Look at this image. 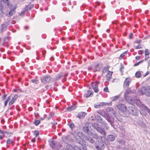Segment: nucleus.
Wrapping results in <instances>:
<instances>
[{
    "instance_id": "f704fd0d",
    "label": "nucleus",
    "mask_w": 150,
    "mask_h": 150,
    "mask_svg": "<svg viewBox=\"0 0 150 150\" xmlns=\"http://www.w3.org/2000/svg\"><path fill=\"white\" fill-rule=\"evenodd\" d=\"M127 53V51H125L123 52L122 53L120 56V58L121 59Z\"/></svg>"
},
{
    "instance_id": "37998d69",
    "label": "nucleus",
    "mask_w": 150,
    "mask_h": 150,
    "mask_svg": "<svg viewBox=\"0 0 150 150\" xmlns=\"http://www.w3.org/2000/svg\"><path fill=\"white\" fill-rule=\"evenodd\" d=\"M106 119L109 122H111V118L110 117H107L106 118Z\"/></svg>"
},
{
    "instance_id": "bb28decb",
    "label": "nucleus",
    "mask_w": 150,
    "mask_h": 150,
    "mask_svg": "<svg viewBox=\"0 0 150 150\" xmlns=\"http://www.w3.org/2000/svg\"><path fill=\"white\" fill-rule=\"evenodd\" d=\"M83 136V133L82 132H79L77 133V136L79 137V139H81Z\"/></svg>"
},
{
    "instance_id": "412c9836",
    "label": "nucleus",
    "mask_w": 150,
    "mask_h": 150,
    "mask_svg": "<svg viewBox=\"0 0 150 150\" xmlns=\"http://www.w3.org/2000/svg\"><path fill=\"white\" fill-rule=\"evenodd\" d=\"M127 88L125 90L124 93V96H126V95H128L129 93H131V91L130 89V88Z\"/></svg>"
},
{
    "instance_id": "72a5a7b5",
    "label": "nucleus",
    "mask_w": 150,
    "mask_h": 150,
    "mask_svg": "<svg viewBox=\"0 0 150 150\" xmlns=\"http://www.w3.org/2000/svg\"><path fill=\"white\" fill-rule=\"evenodd\" d=\"M134 48L135 49H140L142 48V47L141 45H140V44H139L137 46H134Z\"/></svg>"
},
{
    "instance_id": "c03bdc74",
    "label": "nucleus",
    "mask_w": 150,
    "mask_h": 150,
    "mask_svg": "<svg viewBox=\"0 0 150 150\" xmlns=\"http://www.w3.org/2000/svg\"><path fill=\"white\" fill-rule=\"evenodd\" d=\"M13 11H12V10H11L9 12V14L10 16H11L12 15V14H13L12 12H13Z\"/></svg>"
},
{
    "instance_id": "0eeeda50",
    "label": "nucleus",
    "mask_w": 150,
    "mask_h": 150,
    "mask_svg": "<svg viewBox=\"0 0 150 150\" xmlns=\"http://www.w3.org/2000/svg\"><path fill=\"white\" fill-rule=\"evenodd\" d=\"M117 108L119 110L121 111L122 112H125L127 110V108L124 104H120L117 106Z\"/></svg>"
},
{
    "instance_id": "603ef678",
    "label": "nucleus",
    "mask_w": 150,
    "mask_h": 150,
    "mask_svg": "<svg viewBox=\"0 0 150 150\" xmlns=\"http://www.w3.org/2000/svg\"><path fill=\"white\" fill-rule=\"evenodd\" d=\"M31 141L33 142H35V138H33V139H32L31 140Z\"/></svg>"
},
{
    "instance_id": "a211bd4d",
    "label": "nucleus",
    "mask_w": 150,
    "mask_h": 150,
    "mask_svg": "<svg viewBox=\"0 0 150 150\" xmlns=\"http://www.w3.org/2000/svg\"><path fill=\"white\" fill-rule=\"evenodd\" d=\"M106 110L110 114H114L115 113V110L113 108L111 107L108 108Z\"/></svg>"
},
{
    "instance_id": "a878e982",
    "label": "nucleus",
    "mask_w": 150,
    "mask_h": 150,
    "mask_svg": "<svg viewBox=\"0 0 150 150\" xmlns=\"http://www.w3.org/2000/svg\"><path fill=\"white\" fill-rule=\"evenodd\" d=\"M135 75L137 78H140L141 76V72L140 71H138L136 72L135 74Z\"/></svg>"
},
{
    "instance_id": "6ab92c4d",
    "label": "nucleus",
    "mask_w": 150,
    "mask_h": 150,
    "mask_svg": "<svg viewBox=\"0 0 150 150\" xmlns=\"http://www.w3.org/2000/svg\"><path fill=\"white\" fill-rule=\"evenodd\" d=\"M5 133L7 134V135L6 137H9L10 136H11V135L12 134V133H8V132H6V131H2V130H1L0 129V134H4Z\"/></svg>"
},
{
    "instance_id": "f03ea898",
    "label": "nucleus",
    "mask_w": 150,
    "mask_h": 150,
    "mask_svg": "<svg viewBox=\"0 0 150 150\" xmlns=\"http://www.w3.org/2000/svg\"><path fill=\"white\" fill-rule=\"evenodd\" d=\"M139 93L141 95H143L145 94L147 96H150V91H149V88L147 89L144 87H142L141 90L139 91Z\"/></svg>"
},
{
    "instance_id": "f257e3e1",
    "label": "nucleus",
    "mask_w": 150,
    "mask_h": 150,
    "mask_svg": "<svg viewBox=\"0 0 150 150\" xmlns=\"http://www.w3.org/2000/svg\"><path fill=\"white\" fill-rule=\"evenodd\" d=\"M18 96L16 94H14L11 98V96H9L7 98L4 103V106L6 107L7 106V103L9 102L8 105L11 106L13 104L16 100L18 98Z\"/></svg>"
},
{
    "instance_id": "7c9ffc66",
    "label": "nucleus",
    "mask_w": 150,
    "mask_h": 150,
    "mask_svg": "<svg viewBox=\"0 0 150 150\" xmlns=\"http://www.w3.org/2000/svg\"><path fill=\"white\" fill-rule=\"evenodd\" d=\"M34 135L35 136V137H36L39 135V132L38 130L35 131L34 133Z\"/></svg>"
},
{
    "instance_id": "473e14b6",
    "label": "nucleus",
    "mask_w": 150,
    "mask_h": 150,
    "mask_svg": "<svg viewBox=\"0 0 150 150\" xmlns=\"http://www.w3.org/2000/svg\"><path fill=\"white\" fill-rule=\"evenodd\" d=\"M144 60H141L139 62H137L134 65V66H138L140 63H142L143 62Z\"/></svg>"
},
{
    "instance_id": "bf43d9fd",
    "label": "nucleus",
    "mask_w": 150,
    "mask_h": 150,
    "mask_svg": "<svg viewBox=\"0 0 150 150\" xmlns=\"http://www.w3.org/2000/svg\"><path fill=\"white\" fill-rule=\"evenodd\" d=\"M99 106L98 105H96L95 106V107L96 108H98V107Z\"/></svg>"
},
{
    "instance_id": "c9c22d12",
    "label": "nucleus",
    "mask_w": 150,
    "mask_h": 150,
    "mask_svg": "<svg viewBox=\"0 0 150 150\" xmlns=\"http://www.w3.org/2000/svg\"><path fill=\"white\" fill-rule=\"evenodd\" d=\"M119 98V96H116L114 97L112 99V100H117Z\"/></svg>"
},
{
    "instance_id": "3c124183",
    "label": "nucleus",
    "mask_w": 150,
    "mask_h": 150,
    "mask_svg": "<svg viewBox=\"0 0 150 150\" xmlns=\"http://www.w3.org/2000/svg\"><path fill=\"white\" fill-rule=\"evenodd\" d=\"M146 110H147L149 113H150V110L149 108H148L146 109Z\"/></svg>"
},
{
    "instance_id": "0e129e2a",
    "label": "nucleus",
    "mask_w": 150,
    "mask_h": 150,
    "mask_svg": "<svg viewBox=\"0 0 150 150\" xmlns=\"http://www.w3.org/2000/svg\"><path fill=\"white\" fill-rule=\"evenodd\" d=\"M5 42H3V45L4 43Z\"/></svg>"
},
{
    "instance_id": "774afa93",
    "label": "nucleus",
    "mask_w": 150,
    "mask_h": 150,
    "mask_svg": "<svg viewBox=\"0 0 150 150\" xmlns=\"http://www.w3.org/2000/svg\"><path fill=\"white\" fill-rule=\"evenodd\" d=\"M1 103H0V106H1Z\"/></svg>"
},
{
    "instance_id": "ea45409f",
    "label": "nucleus",
    "mask_w": 150,
    "mask_h": 150,
    "mask_svg": "<svg viewBox=\"0 0 150 150\" xmlns=\"http://www.w3.org/2000/svg\"><path fill=\"white\" fill-rule=\"evenodd\" d=\"M69 126L72 129L74 127V124H71L69 125Z\"/></svg>"
},
{
    "instance_id": "052dcab7",
    "label": "nucleus",
    "mask_w": 150,
    "mask_h": 150,
    "mask_svg": "<svg viewBox=\"0 0 150 150\" xmlns=\"http://www.w3.org/2000/svg\"><path fill=\"white\" fill-rule=\"evenodd\" d=\"M99 66V64H97L96 65V66L97 67H98Z\"/></svg>"
},
{
    "instance_id": "4be33fe9",
    "label": "nucleus",
    "mask_w": 150,
    "mask_h": 150,
    "mask_svg": "<svg viewBox=\"0 0 150 150\" xmlns=\"http://www.w3.org/2000/svg\"><path fill=\"white\" fill-rule=\"evenodd\" d=\"M66 147L68 150H75V146L73 147L71 145L67 144Z\"/></svg>"
},
{
    "instance_id": "a18cd8bd",
    "label": "nucleus",
    "mask_w": 150,
    "mask_h": 150,
    "mask_svg": "<svg viewBox=\"0 0 150 150\" xmlns=\"http://www.w3.org/2000/svg\"><path fill=\"white\" fill-rule=\"evenodd\" d=\"M6 94H5L2 97V99H3V100H4L6 98Z\"/></svg>"
},
{
    "instance_id": "4468645a",
    "label": "nucleus",
    "mask_w": 150,
    "mask_h": 150,
    "mask_svg": "<svg viewBox=\"0 0 150 150\" xmlns=\"http://www.w3.org/2000/svg\"><path fill=\"white\" fill-rule=\"evenodd\" d=\"M93 93L90 90H87L85 92V93L84 95V97L88 98L91 95H92Z\"/></svg>"
},
{
    "instance_id": "2f4dec72",
    "label": "nucleus",
    "mask_w": 150,
    "mask_h": 150,
    "mask_svg": "<svg viewBox=\"0 0 150 150\" xmlns=\"http://www.w3.org/2000/svg\"><path fill=\"white\" fill-rule=\"evenodd\" d=\"M103 91L104 92H109L108 87L107 86L105 87L104 88Z\"/></svg>"
},
{
    "instance_id": "c756f323",
    "label": "nucleus",
    "mask_w": 150,
    "mask_h": 150,
    "mask_svg": "<svg viewBox=\"0 0 150 150\" xmlns=\"http://www.w3.org/2000/svg\"><path fill=\"white\" fill-rule=\"evenodd\" d=\"M40 122V120H35L34 122L35 125H38Z\"/></svg>"
},
{
    "instance_id": "7ed1b4c3",
    "label": "nucleus",
    "mask_w": 150,
    "mask_h": 150,
    "mask_svg": "<svg viewBox=\"0 0 150 150\" xmlns=\"http://www.w3.org/2000/svg\"><path fill=\"white\" fill-rule=\"evenodd\" d=\"M100 82L98 81H96L95 82L91 83V87L94 92L97 93L99 91V89L98 88V85Z\"/></svg>"
},
{
    "instance_id": "b1692460",
    "label": "nucleus",
    "mask_w": 150,
    "mask_h": 150,
    "mask_svg": "<svg viewBox=\"0 0 150 150\" xmlns=\"http://www.w3.org/2000/svg\"><path fill=\"white\" fill-rule=\"evenodd\" d=\"M110 67L109 66H107L105 67L103 69L102 72L103 74H105L107 72V71L108 70Z\"/></svg>"
},
{
    "instance_id": "5701e85b",
    "label": "nucleus",
    "mask_w": 150,
    "mask_h": 150,
    "mask_svg": "<svg viewBox=\"0 0 150 150\" xmlns=\"http://www.w3.org/2000/svg\"><path fill=\"white\" fill-rule=\"evenodd\" d=\"M90 134H91V135H92V137H93V138L95 139H98L99 138V136L97 134H96V133L92 134L91 132Z\"/></svg>"
},
{
    "instance_id": "5fc2aeb1",
    "label": "nucleus",
    "mask_w": 150,
    "mask_h": 150,
    "mask_svg": "<svg viewBox=\"0 0 150 150\" xmlns=\"http://www.w3.org/2000/svg\"><path fill=\"white\" fill-rule=\"evenodd\" d=\"M90 141H91V142L92 143L94 142V141L93 139H91V140Z\"/></svg>"
},
{
    "instance_id": "2eb2a0df",
    "label": "nucleus",
    "mask_w": 150,
    "mask_h": 150,
    "mask_svg": "<svg viewBox=\"0 0 150 150\" xmlns=\"http://www.w3.org/2000/svg\"><path fill=\"white\" fill-rule=\"evenodd\" d=\"M86 115V114L84 112H79L77 115V117L79 119L83 118Z\"/></svg>"
},
{
    "instance_id": "f8f14e48",
    "label": "nucleus",
    "mask_w": 150,
    "mask_h": 150,
    "mask_svg": "<svg viewBox=\"0 0 150 150\" xmlns=\"http://www.w3.org/2000/svg\"><path fill=\"white\" fill-rule=\"evenodd\" d=\"M97 130L98 132L103 134V137L105 136L106 133L103 129L98 127L97 129Z\"/></svg>"
},
{
    "instance_id": "cd10ccee",
    "label": "nucleus",
    "mask_w": 150,
    "mask_h": 150,
    "mask_svg": "<svg viewBox=\"0 0 150 150\" xmlns=\"http://www.w3.org/2000/svg\"><path fill=\"white\" fill-rule=\"evenodd\" d=\"M75 108L74 106H71L70 107H68L67 108V110L69 111H71L72 110H74Z\"/></svg>"
},
{
    "instance_id": "6e6d98bb",
    "label": "nucleus",
    "mask_w": 150,
    "mask_h": 150,
    "mask_svg": "<svg viewBox=\"0 0 150 150\" xmlns=\"http://www.w3.org/2000/svg\"><path fill=\"white\" fill-rule=\"evenodd\" d=\"M148 64L149 66H150V59H149L148 62Z\"/></svg>"
},
{
    "instance_id": "4c0bfd02",
    "label": "nucleus",
    "mask_w": 150,
    "mask_h": 150,
    "mask_svg": "<svg viewBox=\"0 0 150 150\" xmlns=\"http://www.w3.org/2000/svg\"><path fill=\"white\" fill-rule=\"evenodd\" d=\"M31 81L32 82L35 83L36 84H37L38 82V80L35 79H32L31 80Z\"/></svg>"
},
{
    "instance_id": "1a4fd4ad",
    "label": "nucleus",
    "mask_w": 150,
    "mask_h": 150,
    "mask_svg": "<svg viewBox=\"0 0 150 150\" xmlns=\"http://www.w3.org/2000/svg\"><path fill=\"white\" fill-rule=\"evenodd\" d=\"M63 76V75L61 74H55L54 76L52 78V81H54L59 80Z\"/></svg>"
},
{
    "instance_id": "09e8293b",
    "label": "nucleus",
    "mask_w": 150,
    "mask_h": 150,
    "mask_svg": "<svg viewBox=\"0 0 150 150\" xmlns=\"http://www.w3.org/2000/svg\"><path fill=\"white\" fill-rule=\"evenodd\" d=\"M145 57L144 58V60H147L149 58V57L148 56H145Z\"/></svg>"
},
{
    "instance_id": "9b49d317",
    "label": "nucleus",
    "mask_w": 150,
    "mask_h": 150,
    "mask_svg": "<svg viewBox=\"0 0 150 150\" xmlns=\"http://www.w3.org/2000/svg\"><path fill=\"white\" fill-rule=\"evenodd\" d=\"M112 74L113 72L109 71H108V72L105 75L107 80L110 81L112 79Z\"/></svg>"
},
{
    "instance_id": "13d9d810",
    "label": "nucleus",
    "mask_w": 150,
    "mask_h": 150,
    "mask_svg": "<svg viewBox=\"0 0 150 150\" xmlns=\"http://www.w3.org/2000/svg\"><path fill=\"white\" fill-rule=\"evenodd\" d=\"M13 91H14V92H16L17 91V90L16 89H14L13 90Z\"/></svg>"
},
{
    "instance_id": "e433bc0d",
    "label": "nucleus",
    "mask_w": 150,
    "mask_h": 150,
    "mask_svg": "<svg viewBox=\"0 0 150 150\" xmlns=\"http://www.w3.org/2000/svg\"><path fill=\"white\" fill-rule=\"evenodd\" d=\"M83 139L86 141H88L89 140V139L87 137L86 135H84L83 137Z\"/></svg>"
},
{
    "instance_id": "4d7b16f0",
    "label": "nucleus",
    "mask_w": 150,
    "mask_h": 150,
    "mask_svg": "<svg viewBox=\"0 0 150 150\" xmlns=\"http://www.w3.org/2000/svg\"><path fill=\"white\" fill-rule=\"evenodd\" d=\"M78 139H79V138H76V141H77L78 143H79V140H78Z\"/></svg>"
},
{
    "instance_id": "f3484780",
    "label": "nucleus",
    "mask_w": 150,
    "mask_h": 150,
    "mask_svg": "<svg viewBox=\"0 0 150 150\" xmlns=\"http://www.w3.org/2000/svg\"><path fill=\"white\" fill-rule=\"evenodd\" d=\"M83 129L85 132L86 133L89 135H91L90 133L91 132H89L90 131L88 127L87 126L83 127Z\"/></svg>"
},
{
    "instance_id": "8fccbe9b",
    "label": "nucleus",
    "mask_w": 150,
    "mask_h": 150,
    "mask_svg": "<svg viewBox=\"0 0 150 150\" xmlns=\"http://www.w3.org/2000/svg\"><path fill=\"white\" fill-rule=\"evenodd\" d=\"M108 103H102V105L103 106H105L106 105H108Z\"/></svg>"
},
{
    "instance_id": "49530a36",
    "label": "nucleus",
    "mask_w": 150,
    "mask_h": 150,
    "mask_svg": "<svg viewBox=\"0 0 150 150\" xmlns=\"http://www.w3.org/2000/svg\"><path fill=\"white\" fill-rule=\"evenodd\" d=\"M141 42V40H138L137 41H136L135 42L138 43V44H139V43H140Z\"/></svg>"
},
{
    "instance_id": "c85d7f7f",
    "label": "nucleus",
    "mask_w": 150,
    "mask_h": 150,
    "mask_svg": "<svg viewBox=\"0 0 150 150\" xmlns=\"http://www.w3.org/2000/svg\"><path fill=\"white\" fill-rule=\"evenodd\" d=\"M145 56H148L150 54L149 51L147 49H145Z\"/></svg>"
},
{
    "instance_id": "aec40b11",
    "label": "nucleus",
    "mask_w": 150,
    "mask_h": 150,
    "mask_svg": "<svg viewBox=\"0 0 150 150\" xmlns=\"http://www.w3.org/2000/svg\"><path fill=\"white\" fill-rule=\"evenodd\" d=\"M50 145L53 148L55 149L56 142L55 141H51L50 142Z\"/></svg>"
},
{
    "instance_id": "423d86ee",
    "label": "nucleus",
    "mask_w": 150,
    "mask_h": 150,
    "mask_svg": "<svg viewBox=\"0 0 150 150\" xmlns=\"http://www.w3.org/2000/svg\"><path fill=\"white\" fill-rule=\"evenodd\" d=\"M41 81L44 83H47L50 81H52V78L50 76H47L42 78Z\"/></svg>"
},
{
    "instance_id": "20e7f679",
    "label": "nucleus",
    "mask_w": 150,
    "mask_h": 150,
    "mask_svg": "<svg viewBox=\"0 0 150 150\" xmlns=\"http://www.w3.org/2000/svg\"><path fill=\"white\" fill-rule=\"evenodd\" d=\"M96 147L98 150H103L105 147L103 142L98 141L96 143Z\"/></svg>"
},
{
    "instance_id": "864d4df0",
    "label": "nucleus",
    "mask_w": 150,
    "mask_h": 150,
    "mask_svg": "<svg viewBox=\"0 0 150 150\" xmlns=\"http://www.w3.org/2000/svg\"><path fill=\"white\" fill-rule=\"evenodd\" d=\"M149 71H147V72L146 73V75H145V76H146V75H148V74H149Z\"/></svg>"
},
{
    "instance_id": "ddd939ff",
    "label": "nucleus",
    "mask_w": 150,
    "mask_h": 150,
    "mask_svg": "<svg viewBox=\"0 0 150 150\" xmlns=\"http://www.w3.org/2000/svg\"><path fill=\"white\" fill-rule=\"evenodd\" d=\"M14 141V137H11L10 138L8 139L6 141V144H13V143Z\"/></svg>"
},
{
    "instance_id": "680f3d73",
    "label": "nucleus",
    "mask_w": 150,
    "mask_h": 150,
    "mask_svg": "<svg viewBox=\"0 0 150 150\" xmlns=\"http://www.w3.org/2000/svg\"><path fill=\"white\" fill-rule=\"evenodd\" d=\"M69 38L70 40H72V39H71V37H69Z\"/></svg>"
},
{
    "instance_id": "393cba45",
    "label": "nucleus",
    "mask_w": 150,
    "mask_h": 150,
    "mask_svg": "<svg viewBox=\"0 0 150 150\" xmlns=\"http://www.w3.org/2000/svg\"><path fill=\"white\" fill-rule=\"evenodd\" d=\"M108 138L109 140H110V141H112L115 140V138L114 136L112 135H109L108 137Z\"/></svg>"
},
{
    "instance_id": "dca6fc26",
    "label": "nucleus",
    "mask_w": 150,
    "mask_h": 150,
    "mask_svg": "<svg viewBox=\"0 0 150 150\" xmlns=\"http://www.w3.org/2000/svg\"><path fill=\"white\" fill-rule=\"evenodd\" d=\"M125 97L126 100L129 103H134L132 99L130 97L127 96L126 95V96H125Z\"/></svg>"
},
{
    "instance_id": "58836bf2",
    "label": "nucleus",
    "mask_w": 150,
    "mask_h": 150,
    "mask_svg": "<svg viewBox=\"0 0 150 150\" xmlns=\"http://www.w3.org/2000/svg\"><path fill=\"white\" fill-rule=\"evenodd\" d=\"M144 50H139L138 51V54H142L143 53Z\"/></svg>"
},
{
    "instance_id": "39448f33",
    "label": "nucleus",
    "mask_w": 150,
    "mask_h": 150,
    "mask_svg": "<svg viewBox=\"0 0 150 150\" xmlns=\"http://www.w3.org/2000/svg\"><path fill=\"white\" fill-rule=\"evenodd\" d=\"M131 81L132 79L128 77L126 78L124 82L123 85V87L125 88L129 87Z\"/></svg>"
},
{
    "instance_id": "9d476101",
    "label": "nucleus",
    "mask_w": 150,
    "mask_h": 150,
    "mask_svg": "<svg viewBox=\"0 0 150 150\" xmlns=\"http://www.w3.org/2000/svg\"><path fill=\"white\" fill-rule=\"evenodd\" d=\"M137 105L139 107L144 109L145 110L148 108V107L144 104H141V101L139 100H137V103H136Z\"/></svg>"
},
{
    "instance_id": "79ce46f5",
    "label": "nucleus",
    "mask_w": 150,
    "mask_h": 150,
    "mask_svg": "<svg viewBox=\"0 0 150 150\" xmlns=\"http://www.w3.org/2000/svg\"><path fill=\"white\" fill-rule=\"evenodd\" d=\"M133 34L132 33H130L129 36V39H131L133 38Z\"/></svg>"
},
{
    "instance_id": "a19ab883",
    "label": "nucleus",
    "mask_w": 150,
    "mask_h": 150,
    "mask_svg": "<svg viewBox=\"0 0 150 150\" xmlns=\"http://www.w3.org/2000/svg\"><path fill=\"white\" fill-rule=\"evenodd\" d=\"M140 56H137L135 57V59L137 61L139 60L140 59Z\"/></svg>"
},
{
    "instance_id": "6e6552de",
    "label": "nucleus",
    "mask_w": 150,
    "mask_h": 150,
    "mask_svg": "<svg viewBox=\"0 0 150 150\" xmlns=\"http://www.w3.org/2000/svg\"><path fill=\"white\" fill-rule=\"evenodd\" d=\"M75 150H87V149L85 146L81 144L79 146H75Z\"/></svg>"
},
{
    "instance_id": "69168bd1",
    "label": "nucleus",
    "mask_w": 150,
    "mask_h": 150,
    "mask_svg": "<svg viewBox=\"0 0 150 150\" xmlns=\"http://www.w3.org/2000/svg\"><path fill=\"white\" fill-rule=\"evenodd\" d=\"M64 139H63V141L64 142H65V141L64 140Z\"/></svg>"
},
{
    "instance_id": "e2e57ef3",
    "label": "nucleus",
    "mask_w": 150,
    "mask_h": 150,
    "mask_svg": "<svg viewBox=\"0 0 150 150\" xmlns=\"http://www.w3.org/2000/svg\"><path fill=\"white\" fill-rule=\"evenodd\" d=\"M44 119V118H41V120H43Z\"/></svg>"
},
{
    "instance_id": "338daca9",
    "label": "nucleus",
    "mask_w": 150,
    "mask_h": 150,
    "mask_svg": "<svg viewBox=\"0 0 150 150\" xmlns=\"http://www.w3.org/2000/svg\"><path fill=\"white\" fill-rule=\"evenodd\" d=\"M64 139L65 138L66 139V137H64Z\"/></svg>"
},
{
    "instance_id": "de8ad7c7",
    "label": "nucleus",
    "mask_w": 150,
    "mask_h": 150,
    "mask_svg": "<svg viewBox=\"0 0 150 150\" xmlns=\"http://www.w3.org/2000/svg\"><path fill=\"white\" fill-rule=\"evenodd\" d=\"M5 136L4 135H0V140L2 139Z\"/></svg>"
}]
</instances>
